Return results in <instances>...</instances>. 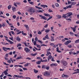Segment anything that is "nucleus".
Here are the masks:
<instances>
[{"label": "nucleus", "instance_id": "obj_1", "mask_svg": "<svg viewBox=\"0 0 79 79\" xmlns=\"http://www.w3.org/2000/svg\"><path fill=\"white\" fill-rule=\"evenodd\" d=\"M28 11L29 12L31 15H32L33 14L35 13V10L34 9L32 8H30L29 9Z\"/></svg>", "mask_w": 79, "mask_h": 79}, {"label": "nucleus", "instance_id": "obj_2", "mask_svg": "<svg viewBox=\"0 0 79 79\" xmlns=\"http://www.w3.org/2000/svg\"><path fill=\"white\" fill-rule=\"evenodd\" d=\"M60 63L63 64V66H66V64H67V63H66V61H64V60H62L60 61Z\"/></svg>", "mask_w": 79, "mask_h": 79}, {"label": "nucleus", "instance_id": "obj_3", "mask_svg": "<svg viewBox=\"0 0 79 79\" xmlns=\"http://www.w3.org/2000/svg\"><path fill=\"white\" fill-rule=\"evenodd\" d=\"M25 50V52L26 53H29V52H31L30 49L28 48H25L24 49Z\"/></svg>", "mask_w": 79, "mask_h": 79}, {"label": "nucleus", "instance_id": "obj_4", "mask_svg": "<svg viewBox=\"0 0 79 79\" xmlns=\"http://www.w3.org/2000/svg\"><path fill=\"white\" fill-rule=\"evenodd\" d=\"M40 17H41V19H44V20H47V19H46V17L44 16H43L42 15H40Z\"/></svg>", "mask_w": 79, "mask_h": 79}, {"label": "nucleus", "instance_id": "obj_5", "mask_svg": "<svg viewBox=\"0 0 79 79\" xmlns=\"http://www.w3.org/2000/svg\"><path fill=\"white\" fill-rule=\"evenodd\" d=\"M71 41L68 40L66 42H65V43H64V44L65 45H68V44H69V43H71Z\"/></svg>", "mask_w": 79, "mask_h": 79}, {"label": "nucleus", "instance_id": "obj_6", "mask_svg": "<svg viewBox=\"0 0 79 79\" xmlns=\"http://www.w3.org/2000/svg\"><path fill=\"white\" fill-rule=\"evenodd\" d=\"M3 50H4V51H5L6 52L7 50H10V48H6L5 47H3Z\"/></svg>", "mask_w": 79, "mask_h": 79}, {"label": "nucleus", "instance_id": "obj_7", "mask_svg": "<svg viewBox=\"0 0 79 79\" xmlns=\"http://www.w3.org/2000/svg\"><path fill=\"white\" fill-rule=\"evenodd\" d=\"M8 69H7L4 72V73L5 74L6 76H7L8 74V73L7 72H8Z\"/></svg>", "mask_w": 79, "mask_h": 79}, {"label": "nucleus", "instance_id": "obj_8", "mask_svg": "<svg viewBox=\"0 0 79 79\" xmlns=\"http://www.w3.org/2000/svg\"><path fill=\"white\" fill-rule=\"evenodd\" d=\"M67 14L68 17H69L70 16H72V15H73V13L72 12H69Z\"/></svg>", "mask_w": 79, "mask_h": 79}, {"label": "nucleus", "instance_id": "obj_9", "mask_svg": "<svg viewBox=\"0 0 79 79\" xmlns=\"http://www.w3.org/2000/svg\"><path fill=\"white\" fill-rule=\"evenodd\" d=\"M68 17V14H65V15H63L62 17L64 18H66Z\"/></svg>", "mask_w": 79, "mask_h": 79}, {"label": "nucleus", "instance_id": "obj_10", "mask_svg": "<svg viewBox=\"0 0 79 79\" xmlns=\"http://www.w3.org/2000/svg\"><path fill=\"white\" fill-rule=\"evenodd\" d=\"M50 65L51 66H58V64H51Z\"/></svg>", "mask_w": 79, "mask_h": 79}, {"label": "nucleus", "instance_id": "obj_11", "mask_svg": "<svg viewBox=\"0 0 79 79\" xmlns=\"http://www.w3.org/2000/svg\"><path fill=\"white\" fill-rule=\"evenodd\" d=\"M40 6H42V7H43L44 8H45V7L46 8H47L48 7V6L47 5H40Z\"/></svg>", "mask_w": 79, "mask_h": 79}, {"label": "nucleus", "instance_id": "obj_12", "mask_svg": "<svg viewBox=\"0 0 79 79\" xmlns=\"http://www.w3.org/2000/svg\"><path fill=\"white\" fill-rule=\"evenodd\" d=\"M24 27H26L27 31H28V30H29V26H28V25L26 24H25L24 25Z\"/></svg>", "mask_w": 79, "mask_h": 79}, {"label": "nucleus", "instance_id": "obj_13", "mask_svg": "<svg viewBox=\"0 0 79 79\" xmlns=\"http://www.w3.org/2000/svg\"><path fill=\"white\" fill-rule=\"evenodd\" d=\"M62 77H66V78H68V77H69V76L66 75H64V74H63L62 76Z\"/></svg>", "mask_w": 79, "mask_h": 79}, {"label": "nucleus", "instance_id": "obj_14", "mask_svg": "<svg viewBox=\"0 0 79 79\" xmlns=\"http://www.w3.org/2000/svg\"><path fill=\"white\" fill-rule=\"evenodd\" d=\"M37 53L36 52L35 54L31 53V56H36V55H37Z\"/></svg>", "mask_w": 79, "mask_h": 79}, {"label": "nucleus", "instance_id": "obj_15", "mask_svg": "<svg viewBox=\"0 0 79 79\" xmlns=\"http://www.w3.org/2000/svg\"><path fill=\"white\" fill-rule=\"evenodd\" d=\"M16 40H18V42H20L21 41V39H20V38H19V37H17L16 38Z\"/></svg>", "mask_w": 79, "mask_h": 79}, {"label": "nucleus", "instance_id": "obj_16", "mask_svg": "<svg viewBox=\"0 0 79 79\" xmlns=\"http://www.w3.org/2000/svg\"><path fill=\"white\" fill-rule=\"evenodd\" d=\"M44 75V76H50V74L47 72H45Z\"/></svg>", "mask_w": 79, "mask_h": 79}, {"label": "nucleus", "instance_id": "obj_17", "mask_svg": "<svg viewBox=\"0 0 79 79\" xmlns=\"http://www.w3.org/2000/svg\"><path fill=\"white\" fill-rule=\"evenodd\" d=\"M47 53L46 55V56H48V55H51L52 54H51V53H50V52H48V51H47Z\"/></svg>", "mask_w": 79, "mask_h": 79}, {"label": "nucleus", "instance_id": "obj_18", "mask_svg": "<svg viewBox=\"0 0 79 79\" xmlns=\"http://www.w3.org/2000/svg\"><path fill=\"white\" fill-rule=\"evenodd\" d=\"M50 31V29H46L45 30V32H46V33H48Z\"/></svg>", "mask_w": 79, "mask_h": 79}, {"label": "nucleus", "instance_id": "obj_19", "mask_svg": "<svg viewBox=\"0 0 79 79\" xmlns=\"http://www.w3.org/2000/svg\"><path fill=\"white\" fill-rule=\"evenodd\" d=\"M52 56H51V55L49 56L48 57V61H49V60H50V59H51V58H52Z\"/></svg>", "mask_w": 79, "mask_h": 79}, {"label": "nucleus", "instance_id": "obj_20", "mask_svg": "<svg viewBox=\"0 0 79 79\" xmlns=\"http://www.w3.org/2000/svg\"><path fill=\"white\" fill-rule=\"evenodd\" d=\"M41 60L40 61H38L37 62H36V64H40V63H41Z\"/></svg>", "mask_w": 79, "mask_h": 79}, {"label": "nucleus", "instance_id": "obj_21", "mask_svg": "<svg viewBox=\"0 0 79 79\" xmlns=\"http://www.w3.org/2000/svg\"><path fill=\"white\" fill-rule=\"evenodd\" d=\"M44 16H50V14H47L44 13Z\"/></svg>", "mask_w": 79, "mask_h": 79}, {"label": "nucleus", "instance_id": "obj_22", "mask_svg": "<svg viewBox=\"0 0 79 79\" xmlns=\"http://www.w3.org/2000/svg\"><path fill=\"white\" fill-rule=\"evenodd\" d=\"M29 3L31 4V5H34V2H29Z\"/></svg>", "mask_w": 79, "mask_h": 79}, {"label": "nucleus", "instance_id": "obj_23", "mask_svg": "<svg viewBox=\"0 0 79 79\" xmlns=\"http://www.w3.org/2000/svg\"><path fill=\"white\" fill-rule=\"evenodd\" d=\"M12 8L13 11H16V8H15L14 6L12 7Z\"/></svg>", "mask_w": 79, "mask_h": 79}, {"label": "nucleus", "instance_id": "obj_24", "mask_svg": "<svg viewBox=\"0 0 79 79\" xmlns=\"http://www.w3.org/2000/svg\"><path fill=\"white\" fill-rule=\"evenodd\" d=\"M34 71L35 73H38L39 71L38 70H35V69H34Z\"/></svg>", "mask_w": 79, "mask_h": 79}, {"label": "nucleus", "instance_id": "obj_25", "mask_svg": "<svg viewBox=\"0 0 79 79\" xmlns=\"http://www.w3.org/2000/svg\"><path fill=\"white\" fill-rule=\"evenodd\" d=\"M56 16H57V18L58 19H60L61 18V15H56Z\"/></svg>", "mask_w": 79, "mask_h": 79}, {"label": "nucleus", "instance_id": "obj_26", "mask_svg": "<svg viewBox=\"0 0 79 79\" xmlns=\"http://www.w3.org/2000/svg\"><path fill=\"white\" fill-rule=\"evenodd\" d=\"M38 42H39V43H40L41 44H43V42H42V41H41L40 40H38Z\"/></svg>", "mask_w": 79, "mask_h": 79}, {"label": "nucleus", "instance_id": "obj_27", "mask_svg": "<svg viewBox=\"0 0 79 79\" xmlns=\"http://www.w3.org/2000/svg\"><path fill=\"white\" fill-rule=\"evenodd\" d=\"M37 11L38 12V13H43V11L40 10H38Z\"/></svg>", "mask_w": 79, "mask_h": 79}, {"label": "nucleus", "instance_id": "obj_28", "mask_svg": "<svg viewBox=\"0 0 79 79\" xmlns=\"http://www.w3.org/2000/svg\"><path fill=\"white\" fill-rule=\"evenodd\" d=\"M22 44H21L19 43L18 44H17V47H21V46Z\"/></svg>", "mask_w": 79, "mask_h": 79}, {"label": "nucleus", "instance_id": "obj_29", "mask_svg": "<svg viewBox=\"0 0 79 79\" xmlns=\"http://www.w3.org/2000/svg\"><path fill=\"white\" fill-rule=\"evenodd\" d=\"M77 73H79V71H77L76 72H75L72 73V74H77Z\"/></svg>", "mask_w": 79, "mask_h": 79}, {"label": "nucleus", "instance_id": "obj_30", "mask_svg": "<svg viewBox=\"0 0 79 79\" xmlns=\"http://www.w3.org/2000/svg\"><path fill=\"white\" fill-rule=\"evenodd\" d=\"M72 4H71L72 6L74 5H76V2H72Z\"/></svg>", "mask_w": 79, "mask_h": 79}, {"label": "nucleus", "instance_id": "obj_31", "mask_svg": "<svg viewBox=\"0 0 79 79\" xmlns=\"http://www.w3.org/2000/svg\"><path fill=\"white\" fill-rule=\"evenodd\" d=\"M79 39L75 41V43L76 44L77 43H79Z\"/></svg>", "mask_w": 79, "mask_h": 79}, {"label": "nucleus", "instance_id": "obj_32", "mask_svg": "<svg viewBox=\"0 0 79 79\" xmlns=\"http://www.w3.org/2000/svg\"><path fill=\"white\" fill-rule=\"evenodd\" d=\"M48 11L49 13H51V12H53V11L50 9H49L48 10Z\"/></svg>", "mask_w": 79, "mask_h": 79}, {"label": "nucleus", "instance_id": "obj_33", "mask_svg": "<svg viewBox=\"0 0 79 79\" xmlns=\"http://www.w3.org/2000/svg\"><path fill=\"white\" fill-rule=\"evenodd\" d=\"M41 62H47V59H46L45 60H41Z\"/></svg>", "mask_w": 79, "mask_h": 79}, {"label": "nucleus", "instance_id": "obj_34", "mask_svg": "<svg viewBox=\"0 0 79 79\" xmlns=\"http://www.w3.org/2000/svg\"><path fill=\"white\" fill-rule=\"evenodd\" d=\"M55 5L56 6V7H58V6H59V4L57 3H56Z\"/></svg>", "mask_w": 79, "mask_h": 79}, {"label": "nucleus", "instance_id": "obj_35", "mask_svg": "<svg viewBox=\"0 0 79 79\" xmlns=\"http://www.w3.org/2000/svg\"><path fill=\"white\" fill-rule=\"evenodd\" d=\"M46 65H43L42 66V68H44V69L46 68Z\"/></svg>", "mask_w": 79, "mask_h": 79}, {"label": "nucleus", "instance_id": "obj_36", "mask_svg": "<svg viewBox=\"0 0 79 79\" xmlns=\"http://www.w3.org/2000/svg\"><path fill=\"white\" fill-rule=\"evenodd\" d=\"M52 17H53L52 16L50 17H49V18L47 20V21H48L50 20V19H51L52 18Z\"/></svg>", "mask_w": 79, "mask_h": 79}, {"label": "nucleus", "instance_id": "obj_37", "mask_svg": "<svg viewBox=\"0 0 79 79\" xmlns=\"http://www.w3.org/2000/svg\"><path fill=\"white\" fill-rule=\"evenodd\" d=\"M70 34L71 35H74V33H73V32H70Z\"/></svg>", "mask_w": 79, "mask_h": 79}, {"label": "nucleus", "instance_id": "obj_38", "mask_svg": "<svg viewBox=\"0 0 79 79\" xmlns=\"http://www.w3.org/2000/svg\"><path fill=\"white\" fill-rule=\"evenodd\" d=\"M37 47L38 48H41V46L40 45H39L38 44H37Z\"/></svg>", "mask_w": 79, "mask_h": 79}, {"label": "nucleus", "instance_id": "obj_39", "mask_svg": "<svg viewBox=\"0 0 79 79\" xmlns=\"http://www.w3.org/2000/svg\"><path fill=\"white\" fill-rule=\"evenodd\" d=\"M11 5H9L8 6V9L9 10H10L11 9Z\"/></svg>", "mask_w": 79, "mask_h": 79}, {"label": "nucleus", "instance_id": "obj_40", "mask_svg": "<svg viewBox=\"0 0 79 79\" xmlns=\"http://www.w3.org/2000/svg\"><path fill=\"white\" fill-rule=\"evenodd\" d=\"M19 71H20L21 72H23V70L22 69H21V68L19 69Z\"/></svg>", "mask_w": 79, "mask_h": 79}, {"label": "nucleus", "instance_id": "obj_41", "mask_svg": "<svg viewBox=\"0 0 79 79\" xmlns=\"http://www.w3.org/2000/svg\"><path fill=\"white\" fill-rule=\"evenodd\" d=\"M10 61H11L12 63H14V61L13 60V58H10Z\"/></svg>", "mask_w": 79, "mask_h": 79}, {"label": "nucleus", "instance_id": "obj_42", "mask_svg": "<svg viewBox=\"0 0 79 79\" xmlns=\"http://www.w3.org/2000/svg\"><path fill=\"white\" fill-rule=\"evenodd\" d=\"M49 66H46V69L47 70H48V69H49Z\"/></svg>", "mask_w": 79, "mask_h": 79}, {"label": "nucleus", "instance_id": "obj_43", "mask_svg": "<svg viewBox=\"0 0 79 79\" xmlns=\"http://www.w3.org/2000/svg\"><path fill=\"white\" fill-rule=\"evenodd\" d=\"M73 30L74 32H75V31H76V28H73Z\"/></svg>", "mask_w": 79, "mask_h": 79}, {"label": "nucleus", "instance_id": "obj_44", "mask_svg": "<svg viewBox=\"0 0 79 79\" xmlns=\"http://www.w3.org/2000/svg\"><path fill=\"white\" fill-rule=\"evenodd\" d=\"M22 32V31H20L18 32L17 33V35H18V34H21V33Z\"/></svg>", "mask_w": 79, "mask_h": 79}, {"label": "nucleus", "instance_id": "obj_45", "mask_svg": "<svg viewBox=\"0 0 79 79\" xmlns=\"http://www.w3.org/2000/svg\"><path fill=\"white\" fill-rule=\"evenodd\" d=\"M12 17L14 19H15L16 18V16L15 15H14Z\"/></svg>", "mask_w": 79, "mask_h": 79}, {"label": "nucleus", "instance_id": "obj_46", "mask_svg": "<svg viewBox=\"0 0 79 79\" xmlns=\"http://www.w3.org/2000/svg\"><path fill=\"white\" fill-rule=\"evenodd\" d=\"M48 24H46V25H45L44 26V27H45V28H47V27H48Z\"/></svg>", "mask_w": 79, "mask_h": 79}, {"label": "nucleus", "instance_id": "obj_47", "mask_svg": "<svg viewBox=\"0 0 79 79\" xmlns=\"http://www.w3.org/2000/svg\"><path fill=\"white\" fill-rule=\"evenodd\" d=\"M37 43V42L35 41L34 42V45H36V43Z\"/></svg>", "mask_w": 79, "mask_h": 79}, {"label": "nucleus", "instance_id": "obj_48", "mask_svg": "<svg viewBox=\"0 0 79 79\" xmlns=\"http://www.w3.org/2000/svg\"><path fill=\"white\" fill-rule=\"evenodd\" d=\"M7 62H8V63H11V60H7Z\"/></svg>", "mask_w": 79, "mask_h": 79}, {"label": "nucleus", "instance_id": "obj_49", "mask_svg": "<svg viewBox=\"0 0 79 79\" xmlns=\"http://www.w3.org/2000/svg\"><path fill=\"white\" fill-rule=\"evenodd\" d=\"M2 26L3 27H5V23H2Z\"/></svg>", "mask_w": 79, "mask_h": 79}, {"label": "nucleus", "instance_id": "obj_50", "mask_svg": "<svg viewBox=\"0 0 79 79\" xmlns=\"http://www.w3.org/2000/svg\"><path fill=\"white\" fill-rule=\"evenodd\" d=\"M66 20H67V21H71V19L70 18H68L67 19H66Z\"/></svg>", "mask_w": 79, "mask_h": 79}, {"label": "nucleus", "instance_id": "obj_51", "mask_svg": "<svg viewBox=\"0 0 79 79\" xmlns=\"http://www.w3.org/2000/svg\"><path fill=\"white\" fill-rule=\"evenodd\" d=\"M29 66V63H27V64H26L25 65H24V66Z\"/></svg>", "mask_w": 79, "mask_h": 79}, {"label": "nucleus", "instance_id": "obj_52", "mask_svg": "<svg viewBox=\"0 0 79 79\" xmlns=\"http://www.w3.org/2000/svg\"><path fill=\"white\" fill-rule=\"evenodd\" d=\"M4 76V74H3V73H2V75L1 76H0V77H3Z\"/></svg>", "mask_w": 79, "mask_h": 79}, {"label": "nucleus", "instance_id": "obj_53", "mask_svg": "<svg viewBox=\"0 0 79 79\" xmlns=\"http://www.w3.org/2000/svg\"><path fill=\"white\" fill-rule=\"evenodd\" d=\"M10 32L12 33V34H13V35H15V32H14L13 31H11Z\"/></svg>", "mask_w": 79, "mask_h": 79}, {"label": "nucleus", "instance_id": "obj_54", "mask_svg": "<svg viewBox=\"0 0 79 79\" xmlns=\"http://www.w3.org/2000/svg\"><path fill=\"white\" fill-rule=\"evenodd\" d=\"M35 40L36 41H37V40H38V38H37V37H35Z\"/></svg>", "mask_w": 79, "mask_h": 79}, {"label": "nucleus", "instance_id": "obj_55", "mask_svg": "<svg viewBox=\"0 0 79 79\" xmlns=\"http://www.w3.org/2000/svg\"><path fill=\"white\" fill-rule=\"evenodd\" d=\"M38 34L40 35L42 34V32H41V31H40L38 32Z\"/></svg>", "mask_w": 79, "mask_h": 79}, {"label": "nucleus", "instance_id": "obj_56", "mask_svg": "<svg viewBox=\"0 0 79 79\" xmlns=\"http://www.w3.org/2000/svg\"><path fill=\"white\" fill-rule=\"evenodd\" d=\"M23 70H24V71H25L26 70H27V69H26L25 68H23Z\"/></svg>", "mask_w": 79, "mask_h": 79}, {"label": "nucleus", "instance_id": "obj_57", "mask_svg": "<svg viewBox=\"0 0 79 79\" xmlns=\"http://www.w3.org/2000/svg\"><path fill=\"white\" fill-rule=\"evenodd\" d=\"M13 53V52H11L9 53V55H12V54Z\"/></svg>", "mask_w": 79, "mask_h": 79}, {"label": "nucleus", "instance_id": "obj_58", "mask_svg": "<svg viewBox=\"0 0 79 79\" xmlns=\"http://www.w3.org/2000/svg\"><path fill=\"white\" fill-rule=\"evenodd\" d=\"M75 36H76V37H77L78 38H79V35H77V34H75Z\"/></svg>", "mask_w": 79, "mask_h": 79}, {"label": "nucleus", "instance_id": "obj_59", "mask_svg": "<svg viewBox=\"0 0 79 79\" xmlns=\"http://www.w3.org/2000/svg\"><path fill=\"white\" fill-rule=\"evenodd\" d=\"M72 3V2H71V1H68V4H70V3Z\"/></svg>", "mask_w": 79, "mask_h": 79}, {"label": "nucleus", "instance_id": "obj_60", "mask_svg": "<svg viewBox=\"0 0 79 79\" xmlns=\"http://www.w3.org/2000/svg\"><path fill=\"white\" fill-rule=\"evenodd\" d=\"M8 55H9V54H6L5 55L6 57H8Z\"/></svg>", "mask_w": 79, "mask_h": 79}, {"label": "nucleus", "instance_id": "obj_61", "mask_svg": "<svg viewBox=\"0 0 79 79\" xmlns=\"http://www.w3.org/2000/svg\"><path fill=\"white\" fill-rule=\"evenodd\" d=\"M50 45H52V46H53L54 45V44L53 43H51L50 44Z\"/></svg>", "mask_w": 79, "mask_h": 79}, {"label": "nucleus", "instance_id": "obj_62", "mask_svg": "<svg viewBox=\"0 0 79 79\" xmlns=\"http://www.w3.org/2000/svg\"><path fill=\"white\" fill-rule=\"evenodd\" d=\"M46 39H49L48 36V35H47L45 36Z\"/></svg>", "mask_w": 79, "mask_h": 79}, {"label": "nucleus", "instance_id": "obj_63", "mask_svg": "<svg viewBox=\"0 0 79 79\" xmlns=\"http://www.w3.org/2000/svg\"><path fill=\"white\" fill-rule=\"evenodd\" d=\"M10 44H13V42L10 41Z\"/></svg>", "mask_w": 79, "mask_h": 79}, {"label": "nucleus", "instance_id": "obj_64", "mask_svg": "<svg viewBox=\"0 0 79 79\" xmlns=\"http://www.w3.org/2000/svg\"><path fill=\"white\" fill-rule=\"evenodd\" d=\"M14 76L15 77H19V75H14Z\"/></svg>", "mask_w": 79, "mask_h": 79}]
</instances>
